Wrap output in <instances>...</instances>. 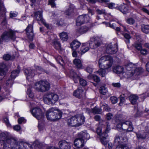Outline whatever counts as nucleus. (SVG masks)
<instances>
[{"label":"nucleus","mask_w":149,"mask_h":149,"mask_svg":"<svg viewBox=\"0 0 149 149\" xmlns=\"http://www.w3.org/2000/svg\"><path fill=\"white\" fill-rule=\"evenodd\" d=\"M113 71L117 74L122 73L126 78H131L132 79H134L133 77L139 75L142 71L141 68H137L136 65L130 63L125 67V69L121 66H115L113 68Z\"/></svg>","instance_id":"f257e3e1"},{"label":"nucleus","mask_w":149,"mask_h":149,"mask_svg":"<svg viewBox=\"0 0 149 149\" xmlns=\"http://www.w3.org/2000/svg\"><path fill=\"white\" fill-rule=\"evenodd\" d=\"M0 149H32V146L23 141H18L15 138L2 139Z\"/></svg>","instance_id":"f03ea898"},{"label":"nucleus","mask_w":149,"mask_h":149,"mask_svg":"<svg viewBox=\"0 0 149 149\" xmlns=\"http://www.w3.org/2000/svg\"><path fill=\"white\" fill-rule=\"evenodd\" d=\"M62 113L57 108L52 107L46 112V116L48 120L55 121L58 120L62 117Z\"/></svg>","instance_id":"7ed1b4c3"},{"label":"nucleus","mask_w":149,"mask_h":149,"mask_svg":"<svg viewBox=\"0 0 149 149\" xmlns=\"http://www.w3.org/2000/svg\"><path fill=\"white\" fill-rule=\"evenodd\" d=\"M113 63L112 57L109 56H105L101 58L99 61L100 68L104 67L105 69L111 71V68Z\"/></svg>","instance_id":"20e7f679"},{"label":"nucleus","mask_w":149,"mask_h":149,"mask_svg":"<svg viewBox=\"0 0 149 149\" xmlns=\"http://www.w3.org/2000/svg\"><path fill=\"white\" fill-rule=\"evenodd\" d=\"M33 88L38 92H44L50 89V84L46 80H41L35 83Z\"/></svg>","instance_id":"39448f33"},{"label":"nucleus","mask_w":149,"mask_h":149,"mask_svg":"<svg viewBox=\"0 0 149 149\" xmlns=\"http://www.w3.org/2000/svg\"><path fill=\"white\" fill-rule=\"evenodd\" d=\"M58 96L57 94L49 92L44 95L43 100L46 104H54L58 101Z\"/></svg>","instance_id":"423d86ee"},{"label":"nucleus","mask_w":149,"mask_h":149,"mask_svg":"<svg viewBox=\"0 0 149 149\" xmlns=\"http://www.w3.org/2000/svg\"><path fill=\"white\" fill-rule=\"evenodd\" d=\"M107 126L104 132L101 133V129L100 127H98L96 129V132L97 134L100 136V141L104 145L107 144L108 141L107 140L108 136L107 133L109 132L110 128L108 122L106 123Z\"/></svg>","instance_id":"0eeeda50"},{"label":"nucleus","mask_w":149,"mask_h":149,"mask_svg":"<svg viewBox=\"0 0 149 149\" xmlns=\"http://www.w3.org/2000/svg\"><path fill=\"white\" fill-rule=\"evenodd\" d=\"M117 127L119 128L120 130H124L126 132H131L133 130L132 123L130 121L120 123L118 125Z\"/></svg>","instance_id":"6e6552de"},{"label":"nucleus","mask_w":149,"mask_h":149,"mask_svg":"<svg viewBox=\"0 0 149 149\" xmlns=\"http://www.w3.org/2000/svg\"><path fill=\"white\" fill-rule=\"evenodd\" d=\"M102 43L101 39L98 36H93L90 38L89 46L92 49H96L100 46Z\"/></svg>","instance_id":"1a4fd4ad"},{"label":"nucleus","mask_w":149,"mask_h":149,"mask_svg":"<svg viewBox=\"0 0 149 149\" xmlns=\"http://www.w3.org/2000/svg\"><path fill=\"white\" fill-rule=\"evenodd\" d=\"M15 33V31L11 30H9L8 31L5 32L2 35L1 38L6 42L8 41L10 39L14 41L16 38Z\"/></svg>","instance_id":"9d476101"},{"label":"nucleus","mask_w":149,"mask_h":149,"mask_svg":"<svg viewBox=\"0 0 149 149\" xmlns=\"http://www.w3.org/2000/svg\"><path fill=\"white\" fill-rule=\"evenodd\" d=\"M24 73L27 79L30 81H32L33 77L36 74V72L34 70L29 68L26 69L24 70Z\"/></svg>","instance_id":"9b49d317"},{"label":"nucleus","mask_w":149,"mask_h":149,"mask_svg":"<svg viewBox=\"0 0 149 149\" xmlns=\"http://www.w3.org/2000/svg\"><path fill=\"white\" fill-rule=\"evenodd\" d=\"M89 17L86 15H82L78 17L76 21V25L79 26L85 22H88Z\"/></svg>","instance_id":"f8f14e48"},{"label":"nucleus","mask_w":149,"mask_h":149,"mask_svg":"<svg viewBox=\"0 0 149 149\" xmlns=\"http://www.w3.org/2000/svg\"><path fill=\"white\" fill-rule=\"evenodd\" d=\"M42 14V12L41 11H39L35 13V17L37 20L41 22L47 29H49L50 26L48 24L46 23L45 20L43 19Z\"/></svg>","instance_id":"ddd939ff"},{"label":"nucleus","mask_w":149,"mask_h":149,"mask_svg":"<svg viewBox=\"0 0 149 149\" xmlns=\"http://www.w3.org/2000/svg\"><path fill=\"white\" fill-rule=\"evenodd\" d=\"M118 51L117 45L115 44L113 45L111 44L108 45L106 51L107 53L109 54H113L116 53Z\"/></svg>","instance_id":"4468645a"},{"label":"nucleus","mask_w":149,"mask_h":149,"mask_svg":"<svg viewBox=\"0 0 149 149\" xmlns=\"http://www.w3.org/2000/svg\"><path fill=\"white\" fill-rule=\"evenodd\" d=\"M31 112L33 115L38 120L42 118L43 116V114L42 111L39 108H34L32 110Z\"/></svg>","instance_id":"2eb2a0df"},{"label":"nucleus","mask_w":149,"mask_h":149,"mask_svg":"<svg viewBox=\"0 0 149 149\" xmlns=\"http://www.w3.org/2000/svg\"><path fill=\"white\" fill-rule=\"evenodd\" d=\"M26 31L29 38L30 40H32L34 36L32 25H29L26 29Z\"/></svg>","instance_id":"dca6fc26"},{"label":"nucleus","mask_w":149,"mask_h":149,"mask_svg":"<svg viewBox=\"0 0 149 149\" xmlns=\"http://www.w3.org/2000/svg\"><path fill=\"white\" fill-rule=\"evenodd\" d=\"M59 148L61 149H70L71 146L69 143L65 140H61L58 143Z\"/></svg>","instance_id":"f3484780"},{"label":"nucleus","mask_w":149,"mask_h":149,"mask_svg":"<svg viewBox=\"0 0 149 149\" xmlns=\"http://www.w3.org/2000/svg\"><path fill=\"white\" fill-rule=\"evenodd\" d=\"M118 9L123 14H125L130 12L133 8L126 4H123L119 6Z\"/></svg>","instance_id":"a211bd4d"},{"label":"nucleus","mask_w":149,"mask_h":149,"mask_svg":"<svg viewBox=\"0 0 149 149\" xmlns=\"http://www.w3.org/2000/svg\"><path fill=\"white\" fill-rule=\"evenodd\" d=\"M76 120L77 126H79L83 124L85 121V117L82 115H77L74 116Z\"/></svg>","instance_id":"6ab92c4d"},{"label":"nucleus","mask_w":149,"mask_h":149,"mask_svg":"<svg viewBox=\"0 0 149 149\" xmlns=\"http://www.w3.org/2000/svg\"><path fill=\"white\" fill-rule=\"evenodd\" d=\"M68 75L71 78H73L75 83L77 82L80 78V76L77 75L73 70H71L70 71Z\"/></svg>","instance_id":"aec40b11"},{"label":"nucleus","mask_w":149,"mask_h":149,"mask_svg":"<svg viewBox=\"0 0 149 149\" xmlns=\"http://www.w3.org/2000/svg\"><path fill=\"white\" fill-rule=\"evenodd\" d=\"M87 45V43H83L82 44L80 50L78 52L81 55L84 54L89 50V47L88 45Z\"/></svg>","instance_id":"412c9836"},{"label":"nucleus","mask_w":149,"mask_h":149,"mask_svg":"<svg viewBox=\"0 0 149 149\" xmlns=\"http://www.w3.org/2000/svg\"><path fill=\"white\" fill-rule=\"evenodd\" d=\"M110 71L109 70L105 69L103 67L102 68H100V69L97 71L96 72L102 77H104L108 72Z\"/></svg>","instance_id":"4be33fe9"},{"label":"nucleus","mask_w":149,"mask_h":149,"mask_svg":"<svg viewBox=\"0 0 149 149\" xmlns=\"http://www.w3.org/2000/svg\"><path fill=\"white\" fill-rule=\"evenodd\" d=\"M78 136L82 139H88L90 138L89 135L86 131L81 132L78 134Z\"/></svg>","instance_id":"5701e85b"},{"label":"nucleus","mask_w":149,"mask_h":149,"mask_svg":"<svg viewBox=\"0 0 149 149\" xmlns=\"http://www.w3.org/2000/svg\"><path fill=\"white\" fill-rule=\"evenodd\" d=\"M81 45V43L79 41L74 40L71 44V47L73 50H75L79 48Z\"/></svg>","instance_id":"b1692460"},{"label":"nucleus","mask_w":149,"mask_h":149,"mask_svg":"<svg viewBox=\"0 0 149 149\" xmlns=\"http://www.w3.org/2000/svg\"><path fill=\"white\" fill-rule=\"evenodd\" d=\"M88 29V27L85 26H82L77 29V32L78 35L82 34L86 32Z\"/></svg>","instance_id":"393cba45"},{"label":"nucleus","mask_w":149,"mask_h":149,"mask_svg":"<svg viewBox=\"0 0 149 149\" xmlns=\"http://www.w3.org/2000/svg\"><path fill=\"white\" fill-rule=\"evenodd\" d=\"M83 90L81 88H78L73 93V95L77 97H81L83 95Z\"/></svg>","instance_id":"a878e982"},{"label":"nucleus","mask_w":149,"mask_h":149,"mask_svg":"<svg viewBox=\"0 0 149 149\" xmlns=\"http://www.w3.org/2000/svg\"><path fill=\"white\" fill-rule=\"evenodd\" d=\"M53 44L56 49L61 51L62 50L61 44L57 40L54 39L53 41Z\"/></svg>","instance_id":"bb28decb"},{"label":"nucleus","mask_w":149,"mask_h":149,"mask_svg":"<svg viewBox=\"0 0 149 149\" xmlns=\"http://www.w3.org/2000/svg\"><path fill=\"white\" fill-rule=\"evenodd\" d=\"M132 146L130 145L123 143L118 145L116 149H131Z\"/></svg>","instance_id":"cd10ccee"},{"label":"nucleus","mask_w":149,"mask_h":149,"mask_svg":"<svg viewBox=\"0 0 149 149\" xmlns=\"http://www.w3.org/2000/svg\"><path fill=\"white\" fill-rule=\"evenodd\" d=\"M76 120L74 116H72L68 120V124L72 126H77Z\"/></svg>","instance_id":"c85d7f7f"},{"label":"nucleus","mask_w":149,"mask_h":149,"mask_svg":"<svg viewBox=\"0 0 149 149\" xmlns=\"http://www.w3.org/2000/svg\"><path fill=\"white\" fill-rule=\"evenodd\" d=\"M73 64L77 68L81 69L82 68V65L81 61L79 59L75 58L73 61Z\"/></svg>","instance_id":"c756f323"},{"label":"nucleus","mask_w":149,"mask_h":149,"mask_svg":"<svg viewBox=\"0 0 149 149\" xmlns=\"http://www.w3.org/2000/svg\"><path fill=\"white\" fill-rule=\"evenodd\" d=\"M138 98L137 96L134 95H131L129 97L130 100L133 104H134L136 103Z\"/></svg>","instance_id":"7c9ffc66"},{"label":"nucleus","mask_w":149,"mask_h":149,"mask_svg":"<svg viewBox=\"0 0 149 149\" xmlns=\"http://www.w3.org/2000/svg\"><path fill=\"white\" fill-rule=\"evenodd\" d=\"M60 39L63 41H66L68 39V36L67 33L63 32L60 33Z\"/></svg>","instance_id":"2f4dec72"},{"label":"nucleus","mask_w":149,"mask_h":149,"mask_svg":"<svg viewBox=\"0 0 149 149\" xmlns=\"http://www.w3.org/2000/svg\"><path fill=\"white\" fill-rule=\"evenodd\" d=\"M142 31L146 33H149V24H143L141 26Z\"/></svg>","instance_id":"473e14b6"},{"label":"nucleus","mask_w":149,"mask_h":149,"mask_svg":"<svg viewBox=\"0 0 149 149\" xmlns=\"http://www.w3.org/2000/svg\"><path fill=\"white\" fill-rule=\"evenodd\" d=\"M20 72V69L18 68V70H15L13 71L11 73L10 75L11 77L12 78L14 79L18 75Z\"/></svg>","instance_id":"72a5a7b5"},{"label":"nucleus","mask_w":149,"mask_h":149,"mask_svg":"<svg viewBox=\"0 0 149 149\" xmlns=\"http://www.w3.org/2000/svg\"><path fill=\"white\" fill-rule=\"evenodd\" d=\"M88 78L89 79L92 78L93 79L94 81L97 82H99L100 81L99 77L95 75L90 74L88 76Z\"/></svg>","instance_id":"f704fd0d"},{"label":"nucleus","mask_w":149,"mask_h":149,"mask_svg":"<svg viewBox=\"0 0 149 149\" xmlns=\"http://www.w3.org/2000/svg\"><path fill=\"white\" fill-rule=\"evenodd\" d=\"M126 138H123L120 136H116L115 138V142L116 143H119L120 142H122V141L126 140Z\"/></svg>","instance_id":"c9c22d12"},{"label":"nucleus","mask_w":149,"mask_h":149,"mask_svg":"<svg viewBox=\"0 0 149 149\" xmlns=\"http://www.w3.org/2000/svg\"><path fill=\"white\" fill-rule=\"evenodd\" d=\"M6 65L5 64L3 63H0V72H3L5 74V72L6 70Z\"/></svg>","instance_id":"e433bc0d"},{"label":"nucleus","mask_w":149,"mask_h":149,"mask_svg":"<svg viewBox=\"0 0 149 149\" xmlns=\"http://www.w3.org/2000/svg\"><path fill=\"white\" fill-rule=\"evenodd\" d=\"M107 92V88L104 86H102L100 87V92L102 95H104Z\"/></svg>","instance_id":"4c0bfd02"},{"label":"nucleus","mask_w":149,"mask_h":149,"mask_svg":"<svg viewBox=\"0 0 149 149\" xmlns=\"http://www.w3.org/2000/svg\"><path fill=\"white\" fill-rule=\"evenodd\" d=\"M102 112V110L100 109H98L95 107L92 109V112L94 114L100 113Z\"/></svg>","instance_id":"58836bf2"},{"label":"nucleus","mask_w":149,"mask_h":149,"mask_svg":"<svg viewBox=\"0 0 149 149\" xmlns=\"http://www.w3.org/2000/svg\"><path fill=\"white\" fill-rule=\"evenodd\" d=\"M136 134L138 138L144 139L146 137L147 134L146 133L143 134V133H137Z\"/></svg>","instance_id":"ea45409f"},{"label":"nucleus","mask_w":149,"mask_h":149,"mask_svg":"<svg viewBox=\"0 0 149 149\" xmlns=\"http://www.w3.org/2000/svg\"><path fill=\"white\" fill-rule=\"evenodd\" d=\"M101 107H103V109L106 111H109L110 110V108L108 107L107 104L101 102Z\"/></svg>","instance_id":"a19ab883"},{"label":"nucleus","mask_w":149,"mask_h":149,"mask_svg":"<svg viewBox=\"0 0 149 149\" xmlns=\"http://www.w3.org/2000/svg\"><path fill=\"white\" fill-rule=\"evenodd\" d=\"M42 143L38 141V140H36L33 143L32 146H35L38 148H40L42 146Z\"/></svg>","instance_id":"79ce46f5"},{"label":"nucleus","mask_w":149,"mask_h":149,"mask_svg":"<svg viewBox=\"0 0 149 149\" xmlns=\"http://www.w3.org/2000/svg\"><path fill=\"white\" fill-rule=\"evenodd\" d=\"M140 53L143 55L146 56L148 53V50L145 48H142L140 51Z\"/></svg>","instance_id":"37998d69"},{"label":"nucleus","mask_w":149,"mask_h":149,"mask_svg":"<svg viewBox=\"0 0 149 149\" xmlns=\"http://www.w3.org/2000/svg\"><path fill=\"white\" fill-rule=\"evenodd\" d=\"M79 79V83L82 86H85L87 84V82L86 81L80 78Z\"/></svg>","instance_id":"c03bdc74"},{"label":"nucleus","mask_w":149,"mask_h":149,"mask_svg":"<svg viewBox=\"0 0 149 149\" xmlns=\"http://www.w3.org/2000/svg\"><path fill=\"white\" fill-rule=\"evenodd\" d=\"M27 93L29 97L31 98H33L34 96L33 93L31 91V89H28L27 91Z\"/></svg>","instance_id":"a18cd8bd"},{"label":"nucleus","mask_w":149,"mask_h":149,"mask_svg":"<svg viewBox=\"0 0 149 149\" xmlns=\"http://www.w3.org/2000/svg\"><path fill=\"white\" fill-rule=\"evenodd\" d=\"M124 37L127 39L125 40V42L127 43H130L129 39L131 37L128 34L125 33L124 35Z\"/></svg>","instance_id":"49530a36"},{"label":"nucleus","mask_w":149,"mask_h":149,"mask_svg":"<svg viewBox=\"0 0 149 149\" xmlns=\"http://www.w3.org/2000/svg\"><path fill=\"white\" fill-rule=\"evenodd\" d=\"M135 47L137 50L139 51L143 48L141 44L140 43L135 44Z\"/></svg>","instance_id":"de8ad7c7"},{"label":"nucleus","mask_w":149,"mask_h":149,"mask_svg":"<svg viewBox=\"0 0 149 149\" xmlns=\"http://www.w3.org/2000/svg\"><path fill=\"white\" fill-rule=\"evenodd\" d=\"M73 9L72 8H70L66 10L65 12L66 15H69L73 12Z\"/></svg>","instance_id":"09e8293b"},{"label":"nucleus","mask_w":149,"mask_h":149,"mask_svg":"<svg viewBox=\"0 0 149 149\" xmlns=\"http://www.w3.org/2000/svg\"><path fill=\"white\" fill-rule=\"evenodd\" d=\"M110 100L113 104L116 103L118 100L117 97L114 96L111 97Z\"/></svg>","instance_id":"8fccbe9b"},{"label":"nucleus","mask_w":149,"mask_h":149,"mask_svg":"<svg viewBox=\"0 0 149 149\" xmlns=\"http://www.w3.org/2000/svg\"><path fill=\"white\" fill-rule=\"evenodd\" d=\"M3 120L4 123L8 127L10 126L11 125L9 123L8 118L7 117L4 118L3 119Z\"/></svg>","instance_id":"3c124183"},{"label":"nucleus","mask_w":149,"mask_h":149,"mask_svg":"<svg viewBox=\"0 0 149 149\" xmlns=\"http://www.w3.org/2000/svg\"><path fill=\"white\" fill-rule=\"evenodd\" d=\"M127 22L130 24H133L134 23L135 21L133 19L130 18L127 19Z\"/></svg>","instance_id":"603ef678"},{"label":"nucleus","mask_w":149,"mask_h":149,"mask_svg":"<svg viewBox=\"0 0 149 149\" xmlns=\"http://www.w3.org/2000/svg\"><path fill=\"white\" fill-rule=\"evenodd\" d=\"M17 15V13L14 11H11L10 14V17L11 18L13 17H16Z\"/></svg>","instance_id":"864d4df0"},{"label":"nucleus","mask_w":149,"mask_h":149,"mask_svg":"<svg viewBox=\"0 0 149 149\" xmlns=\"http://www.w3.org/2000/svg\"><path fill=\"white\" fill-rule=\"evenodd\" d=\"M18 121L19 124H21L22 123H25L26 120L24 117H22L18 119Z\"/></svg>","instance_id":"5fc2aeb1"},{"label":"nucleus","mask_w":149,"mask_h":149,"mask_svg":"<svg viewBox=\"0 0 149 149\" xmlns=\"http://www.w3.org/2000/svg\"><path fill=\"white\" fill-rule=\"evenodd\" d=\"M97 13L99 14H104L106 13V11L104 9L100 10L97 9L96 10Z\"/></svg>","instance_id":"6e6d98bb"},{"label":"nucleus","mask_w":149,"mask_h":149,"mask_svg":"<svg viewBox=\"0 0 149 149\" xmlns=\"http://www.w3.org/2000/svg\"><path fill=\"white\" fill-rule=\"evenodd\" d=\"M86 70L87 72L90 74L93 72V68L90 66H88L86 69Z\"/></svg>","instance_id":"4d7b16f0"},{"label":"nucleus","mask_w":149,"mask_h":149,"mask_svg":"<svg viewBox=\"0 0 149 149\" xmlns=\"http://www.w3.org/2000/svg\"><path fill=\"white\" fill-rule=\"evenodd\" d=\"M10 57V56L9 54L4 55L3 56V58L6 60H9Z\"/></svg>","instance_id":"13d9d810"},{"label":"nucleus","mask_w":149,"mask_h":149,"mask_svg":"<svg viewBox=\"0 0 149 149\" xmlns=\"http://www.w3.org/2000/svg\"><path fill=\"white\" fill-rule=\"evenodd\" d=\"M13 129L15 130L18 131L21 129V127L19 125H17L13 127Z\"/></svg>","instance_id":"bf43d9fd"},{"label":"nucleus","mask_w":149,"mask_h":149,"mask_svg":"<svg viewBox=\"0 0 149 149\" xmlns=\"http://www.w3.org/2000/svg\"><path fill=\"white\" fill-rule=\"evenodd\" d=\"M115 6V4L114 3H110L109 4L108 7L111 9L113 8Z\"/></svg>","instance_id":"052dcab7"},{"label":"nucleus","mask_w":149,"mask_h":149,"mask_svg":"<svg viewBox=\"0 0 149 149\" xmlns=\"http://www.w3.org/2000/svg\"><path fill=\"white\" fill-rule=\"evenodd\" d=\"M107 24L109 26V27L113 29H115L116 26V24L114 23H113L111 24Z\"/></svg>","instance_id":"680f3d73"},{"label":"nucleus","mask_w":149,"mask_h":149,"mask_svg":"<svg viewBox=\"0 0 149 149\" xmlns=\"http://www.w3.org/2000/svg\"><path fill=\"white\" fill-rule=\"evenodd\" d=\"M107 119L108 120H110L112 117V114L111 113H109L108 114H107Z\"/></svg>","instance_id":"e2e57ef3"},{"label":"nucleus","mask_w":149,"mask_h":149,"mask_svg":"<svg viewBox=\"0 0 149 149\" xmlns=\"http://www.w3.org/2000/svg\"><path fill=\"white\" fill-rule=\"evenodd\" d=\"M112 84L113 86L116 87H119L120 86V84L119 83H113Z\"/></svg>","instance_id":"0e129e2a"},{"label":"nucleus","mask_w":149,"mask_h":149,"mask_svg":"<svg viewBox=\"0 0 149 149\" xmlns=\"http://www.w3.org/2000/svg\"><path fill=\"white\" fill-rule=\"evenodd\" d=\"M120 102L119 104V105H121V104L122 103H123L125 101V98L124 97L121 96L120 97Z\"/></svg>","instance_id":"69168bd1"},{"label":"nucleus","mask_w":149,"mask_h":149,"mask_svg":"<svg viewBox=\"0 0 149 149\" xmlns=\"http://www.w3.org/2000/svg\"><path fill=\"white\" fill-rule=\"evenodd\" d=\"M72 54L73 57H76L77 56V52L75 50L73 51Z\"/></svg>","instance_id":"338daca9"},{"label":"nucleus","mask_w":149,"mask_h":149,"mask_svg":"<svg viewBox=\"0 0 149 149\" xmlns=\"http://www.w3.org/2000/svg\"><path fill=\"white\" fill-rule=\"evenodd\" d=\"M46 149H58L57 148H56L54 146H49Z\"/></svg>","instance_id":"774afa93"}]
</instances>
